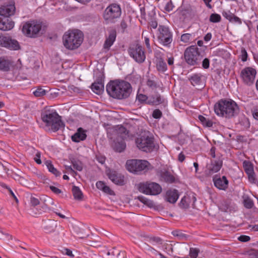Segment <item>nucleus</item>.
<instances>
[{
  "instance_id": "f257e3e1",
  "label": "nucleus",
  "mask_w": 258,
  "mask_h": 258,
  "mask_svg": "<svg viewBox=\"0 0 258 258\" xmlns=\"http://www.w3.org/2000/svg\"><path fill=\"white\" fill-rule=\"evenodd\" d=\"M106 91L112 97L118 99L129 97L132 92L131 84L124 81H112L106 85Z\"/></svg>"
},
{
  "instance_id": "f03ea898",
  "label": "nucleus",
  "mask_w": 258,
  "mask_h": 258,
  "mask_svg": "<svg viewBox=\"0 0 258 258\" xmlns=\"http://www.w3.org/2000/svg\"><path fill=\"white\" fill-rule=\"evenodd\" d=\"M239 108L236 103L232 100L221 99L214 105L215 113L226 118L232 117L238 112Z\"/></svg>"
},
{
  "instance_id": "7ed1b4c3",
  "label": "nucleus",
  "mask_w": 258,
  "mask_h": 258,
  "mask_svg": "<svg viewBox=\"0 0 258 258\" xmlns=\"http://www.w3.org/2000/svg\"><path fill=\"white\" fill-rule=\"evenodd\" d=\"M41 117L43 122L47 126L50 127L53 132H56L64 126L60 116L55 111L45 110L41 112Z\"/></svg>"
},
{
  "instance_id": "20e7f679",
  "label": "nucleus",
  "mask_w": 258,
  "mask_h": 258,
  "mask_svg": "<svg viewBox=\"0 0 258 258\" xmlns=\"http://www.w3.org/2000/svg\"><path fill=\"white\" fill-rule=\"evenodd\" d=\"M84 36L79 30H69L63 35V44L69 50L78 48L83 42Z\"/></svg>"
},
{
  "instance_id": "39448f33",
  "label": "nucleus",
  "mask_w": 258,
  "mask_h": 258,
  "mask_svg": "<svg viewBox=\"0 0 258 258\" xmlns=\"http://www.w3.org/2000/svg\"><path fill=\"white\" fill-rule=\"evenodd\" d=\"M135 143L139 149L147 153L153 151L155 147L154 138L148 131H144L139 135Z\"/></svg>"
},
{
  "instance_id": "423d86ee",
  "label": "nucleus",
  "mask_w": 258,
  "mask_h": 258,
  "mask_svg": "<svg viewBox=\"0 0 258 258\" xmlns=\"http://www.w3.org/2000/svg\"><path fill=\"white\" fill-rule=\"evenodd\" d=\"M45 31L41 22L37 21H29L24 24L23 33L27 37L36 38L41 36Z\"/></svg>"
},
{
  "instance_id": "0eeeda50",
  "label": "nucleus",
  "mask_w": 258,
  "mask_h": 258,
  "mask_svg": "<svg viewBox=\"0 0 258 258\" xmlns=\"http://www.w3.org/2000/svg\"><path fill=\"white\" fill-rule=\"evenodd\" d=\"M150 164L146 160L133 159L126 161V167L130 172L139 174L149 169Z\"/></svg>"
},
{
  "instance_id": "6e6552de",
  "label": "nucleus",
  "mask_w": 258,
  "mask_h": 258,
  "mask_svg": "<svg viewBox=\"0 0 258 258\" xmlns=\"http://www.w3.org/2000/svg\"><path fill=\"white\" fill-rule=\"evenodd\" d=\"M184 56L186 62L191 66L200 64L203 58V55L200 52L199 48L194 46L185 49Z\"/></svg>"
},
{
  "instance_id": "1a4fd4ad",
  "label": "nucleus",
  "mask_w": 258,
  "mask_h": 258,
  "mask_svg": "<svg viewBox=\"0 0 258 258\" xmlns=\"http://www.w3.org/2000/svg\"><path fill=\"white\" fill-rule=\"evenodd\" d=\"M121 14L120 6L116 4L109 5L105 10L103 18L107 23H114Z\"/></svg>"
},
{
  "instance_id": "9d476101",
  "label": "nucleus",
  "mask_w": 258,
  "mask_h": 258,
  "mask_svg": "<svg viewBox=\"0 0 258 258\" xmlns=\"http://www.w3.org/2000/svg\"><path fill=\"white\" fill-rule=\"evenodd\" d=\"M139 190L145 194L150 195H158L162 191L161 186L154 182H144L138 184Z\"/></svg>"
},
{
  "instance_id": "9b49d317",
  "label": "nucleus",
  "mask_w": 258,
  "mask_h": 258,
  "mask_svg": "<svg viewBox=\"0 0 258 258\" xmlns=\"http://www.w3.org/2000/svg\"><path fill=\"white\" fill-rule=\"evenodd\" d=\"M128 53L129 55L138 63H142L145 60V50L143 47L138 43L131 45L128 49Z\"/></svg>"
},
{
  "instance_id": "f8f14e48",
  "label": "nucleus",
  "mask_w": 258,
  "mask_h": 258,
  "mask_svg": "<svg viewBox=\"0 0 258 258\" xmlns=\"http://www.w3.org/2000/svg\"><path fill=\"white\" fill-rule=\"evenodd\" d=\"M158 40L161 44L168 47L172 42V34L168 27L163 25H159Z\"/></svg>"
},
{
  "instance_id": "ddd939ff",
  "label": "nucleus",
  "mask_w": 258,
  "mask_h": 258,
  "mask_svg": "<svg viewBox=\"0 0 258 258\" xmlns=\"http://www.w3.org/2000/svg\"><path fill=\"white\" fill-rule=\"evenodd\" d=\"M256 74V72L255 69L247 67L241 71L240 77L245 85L251 86L254 82Z\"/></svg>"
},
{
  "instance_id": "4468645a",
  "label": "nucleus",
  "mask_w": 258,
  "mask_h": 258,
  "mask_svg": "<svg viewBox=\"0 0 258 258\" xmlns=\"http://www.w3.org/2000/svg\"><path fill=\"white\" fill-rule=\"evenodd\" d=\"M0 46L11 50H17L20 49L18 42L9 37L0 36Z\"/></svg>"
},
{
  "instance_id": "2eb2a0df",
  "label": "nucleus",
  "mask_w": 258,
  "mask_h": 258,
  "mask_svg": "<svg viewBox=\"0 0 258 258\" xmlns=\"http://www.w3.org/2000/svg\"><path fill=\"white\" fill-rule=\"evenodd\" d=\"M223 165L221 159L212 160L210 163L206 166V171L208 174H212L219 171Z\"/></svg>"
},
{
  "instance_id": "dca6fc26",
  "label": "nucleus",
  "mask_w": 258,
  "mask_h": 258,
  "mask_svg": "<svg viewBox=\"0 0 258 258\" xmlns=\"http://www.w3.org/2000/svg\"><path fill=\"white\" fill-rule=\"evenodd\" d=\"M108 178L115 184L122 185L124 184V177L115 171L110 170L107 173Z\"/></svg>"
},
{
  "instance_id": "f3484780",
  "label": "nucleus",
  "mask_w": 258,
  "mask_h": 258,
  "mask_svg": "<svg viewBox=\"0 0 258 258\" xmlns=\"http://www.w3.org/2000/svg\"><path fill=\"white\" fill-rule=\"evenodd\" d=\"M179 198V194L177 190L170 189L168 190L165 195V200L170 203L174 204Z\"/></svg>"
},
{
  "instance_id": "a211bd4d",
  "label": "nucleus",
  "mask_w": 258,
  "mask_h": 258,
  "mask_svg": "<svg viewBox=\"0 0 258 258\" xmlns=\"http://www.w3.org/2000/svg\"><path fill=\"white\" fill-rule=\"evenodd\" d=\"M15 7L14 5L2 6L0 7V16L8 18L14 14Z\"/></svg>"
},
{
  "instance_id": "6ab92c4d",
  "label": "nucleus",
  "mask_w": 258,
  "mask_h": 258,
  "mask_svg": "<svg viewBox=\"0 0 258 258\" xmlns=\"http://www.w3.org/2000/svg\"><path fill=\"white\" fill-rule=\"evenodd\" d=\"M14 26V23L8 18L0 17V29L8 31L12 29Z\"/></svg>"
},
{
  "instance_id": "aec40b11",
  "label": "nucleus",
  "mask_w": 258,
  "mask_h": 258,
  "mask_svg": "<svg viewBox=\"0 0 258 258\" xmlns=\"http://www.w3.org/2000/svg\"><path fill=\"white\" fill-rule=\"evenodd\" d=\"M92 91L98 95L102 94L104 91V83L102 79H99L91 85Z\"/></svg>"
},
{
  "instance_id": "412c9836",
  "label": "nucleus",
  "mask_w": 258,
  "mask_h": 258,
  "mask_svg": "<svg viewBox=\"0 0 258 258\" xmlns=\"http://www.w3.org/2000/svg\"><path fill=\"white\" fill-rule=\"evenodd\" d=\"M215 186L219 189L225 190L228 184V181L225 176L222 178H214L213 179Z\"/></svg>"
},
{
  "instance_id": "4be33fe9",
  "label": "nucleus",
  "mask_w": 258,
  "mask_h": 258,
  "mask_svg": "<svg viewBox=\"0 0 258 258\" xmlns=\"http://www.w3.org/2000/svg\"><path fill=\"white\" fill-rule=\"evenodd\" d=\"M86 137V131L82 127H80L77 130L76 133L72 136V140L73 142L78 143L81 141L85 140Z\"/></svg>"
},
{
  "instance_id": "5701e85b",
  "label": "nucleus",
  "mask_w": 258,
  "mask_h": 258,
  "mask_svg": "<svg viewBox=\"0 0 258 258\" xmlns=\"http://www.w3.org/2000/svg\"><path fill=\"white\" fill-rule=\"evenodd\" d=\"M116 37V33L115 30H111L109 32L108 37L106 39L104 44V48L109 49L110 46L113 44L115 40Z\"/></svg>"
},
{
  "instance_id": "b1692460",
  "label": "nucleus",
  "mask_w": 258,
  "mask_h": 258,
  "mask_svg": "<svg viewBox=\"0 0 258 258\" xmlns=\"http://www.w3.org/2000/svg\"><path fill=\"white\" fill-rule=\"evenodd\" d=\"M164 99L159 94L150 96L148 99V104L150 105H157L164 103Z\"/></svg>"
},
{
  "instance_id": "393cba45",
  "label": "nucleus",
  "mask_w": 258,
  "mask_h": 258,
  "mask_svg": "<svg viewBox=\"0 0 258 258\" xmlns=\"http://www.w3.org/2000/svg\"><path fill=\"white\" fill-rule=\"evenodd\" d=\"M156 68L158 71L164 72L167 70V65L164 59L160 56L156 59Z\"/></svg>"
},
{
  "instance_id": "a878e982",
  "label": "nucleus",
  "mask_w": 258,
  "mask_h": 258,
  "mask_svg": "<svg viewBox=\"0 0 258 258\" xmlns=\"http://www.w3.org/2000/svg\"><path fill=\"white\" fill-rule=\"evenodd\" d=\"M57 226V222L53 220H49L47 221L44 227V229L47 233L53 232Z\"/></svg>"
},
{
  "instance_id": "bb28decb",
  "label": "nucleus",
  "mask_w": 258,
  "mask_h": 258,
  "mask_svg": "<svg viewBox=\"0 0 258 258\" xmlns=\"http://www.w3.org/2000/svg\"><path fill=\"white\" fill-rule=\"evenodd\" d=\"M123 140L124 139H122L120 141L117 140L114 141L113 148L115 151L121 152L125 149L126 148V144Z\"/></svg>"
},
{
  "instance_id": "cd10ccee",
  "label": "nucleus",
  "mask_w": 258,
  "mask_h": 258,
  "mask_svg": "<svg viewBox=\"0 0 258 258\" xmlns=\"http://www.w3.org/2000/svg\"><path fill=\"white\" fill-rule=\"evenodd\" d=\"M137 199L141 202L150 208H155V203L153 201L149 200L143 196H138Z\"/></svg>"
},
{
  "instance_id": "c85d7f7f",
  "label": "nucleus",
  "mask_w": 258,
  "mask_h": 258,
  "mask_svg": "<svg viewBox=\"0 0 258 258\" xmlns=\"http://www.w3.org/2000/svg\"><path fill=\"white\" fill-rule=\"evenodd\" d=\"M45 164L47 166L49 171L53 173L56 176H59L61 175V173L54 167L51 161L46 160L45 162Z\"/></svg>"
},
{
  "instance_id": "c756f323",
  "label": "nucleus",
  "mask_w": 258,
  "mask_h": 258,
  "mask_svg": "<svg viewBox=\"0 0 258 258\" xmlns=\"http://www.w3.org/2000/svg\"><path fill=\"white\" fill-rule=\"evenodd\" d=\"M72 192L75 199L79 201L82 200L83 193L79 187L73 186L72 187Z\"/></svg>"
},
{
  "instance_id": "7c9ffc66",
  "label": "nucleus",
  "mask_w": 258,
  "mask_h": 258,
  "mask_svg": "<svg viewBox=\"0 0 258 258\" xmlns=\"http://www.w3.org/2000/svg\"><path fill=\"white\" fill-rule=\"evenodd\" d=\"M200 74H194L189 79L191 83L193 86H198L201 85L202 83L201 77Z\"/></svg>"
},
{
  "instance_id": "2f4dec72",
  "label": "nucleus",
  "mask_w": 258,
  "mask_h": 258,
  "mask_svg": "<svg viewBox=\"0 0 258 258\" xmlns=\"http://www.w3.org/2000/svg\"><path fill=\"white\" fill-rule=\"evenodd\" d=\"M190 202V198L188 196H184L181 200L179 206L181 208L187 209L189 206Z\"/></svg>"
},
{
  "instance_id": "473e14b6",
  "label": "nucleus",
  "mask_w": 258,
  "mask_h": 258,
  "mask_svg": "<svg viewBox=\"0 0 258 258\" xmlns=\"http://www.w3.org/2000/svg\"><path fill=\"white\" fill-rule=\"evenodd\" d=\"M198 118L204 126L206 127L212 126L213 122L211 120L207 119L204 116L201 115L199 116Z\"/></svg>"
},
{
  "instance_id": "72a5a7b5",
  "label": "nucleus",
  "mask_w": 258,
  "mask_h": 258,
  "mask_svg": "<svg viewBox=\"0 0 258 258\" xmlns=\"http://www.w3.org/2000/svg\"><path fill=\"white\" fill-rule=\"evenodd\" d=\"M162 177L166 182L172 183L174 181V176L168 172H164L162 175Z\"/></svg>"
},
{
  "instance_id": "f704fd0d",
  "label": "nucleus",
  "mask_w": 258,
  "mask_h": 258,
  "mask_svg": "<svg viewBox=\"0 0 258 258\" xmlns=\"http://www.w3.org/2000/svg\"><path fill=\"white\" fill-rule=\"evenodd\" d=\"M0 70L8 71L9 70V64L7 61L0 57Z\"/></svg>"
},
{
  "instance_id": "c9c22d12",
  "label": "nucleus",
  "mask_w": 258,
  "mask_h": 258,
  "mask_svg": "<svg viewBox=\"0 0 258 258\" xmlns=\"http://www.w3.org/2000/svg\"><path fill=\"white\" fill-rule=\"evenodd\" d=\"M72 164L74 168H75L77 170L81 171L83 170V164L80 161H74L72 162Z\"/></svg>"
},
{
  "instance_id": "e433bc0d",
  "label": "nucleus",
  "mask_w": 258,
  "mask_h": 258,
  "mask_svg": "<svg viewBox=\"0 0 258 258\" xmlns=\"http://www.w3.org/2000/svg\"><path fill=\"white\" fill-rule=\"evenodd\" d=\"M180 40L184 43H189L191 40V34L189 33L182 34L181 36Z\"/></svg>"
},
{
  "instance_id": "4c0bfd02",
  "label": "nucleus",
  "mask_w": 258,
  "mask_h": 258,
  "mask_svg": "<svg viewBox=\"0 0 258 258\" xmlns=\"http://www.w3.org/2000/svg\"><path fill=\"white\" fill-rule=\"evenodd\" d=\"M221 16L217 14H212L210 17V21L212 23H218L221 21Z\"/></svg>"
},
{
  "instance_id": "58836bf2",
  "label": "nucleus",
  "mask_w": 258,
  "mask_h": 258,
  "mask_svg": "<svg viewBox=\"0 0 258 258\" xmlns=\"http://www.w3.org/2000/svg\"><path fill=\"white\" fill-rule=\"evenodd\" d=\"M45 90L42 88H38L35 91L33 92L34 95L36 97H40L45 94Z\"/></svg>"
},
{
  "instance_id": "ea45409f",
  "label": "nucleus",
  "mask_w": 258,
  "mask_h": 258,
  "mask_svg": "<svg viewBox=\"0 0 258 258\" xmlns=\"http://www.w3.org/2000/svg\"><path fill=\"white\" fill-rule=\"evenodd\" d=\"M149 23L151 27L156 29L158 26V23L156 18L154 17H151L149 19Z\"/></svg>"
},
{
  "instance_id": "a19ab883",
  "label": "nucleus",
  "mask_w": 258,
  "mask_h": 258,
  "mask_svg": "<svg viewBox=\"0 0 258 258\" xmlns=\"http://www.w3.org/2000/svg\"><path fill=\"white\" fill-rule=\"evenodd\" d=\"M244 206L246 208L251 209L253 206V203L250 199L246 198L244 200Z\"/></svg>"
},
{
  "instance_id": "79ce46f5",
  "label": "nucleus",
  "mask_w": 258,
  "mask_h": 258,
  "mask_svg": "<svg viewBox=\"0 0 258 258\" xmlns=\"http://www.w3.org/2000/svg\"><path fill=\"white\" fill-rule=\"evenodd\" d=\"M149 99V97L145 95L140 94L137 95V99L139 101V102L141 103L144 102L145 101L147 102L148 104V99Z\"/></svg>"
},
{
  "instance_id": "37998d69",
  "label": "nucleus",
  "mask_w": 258,
  "mask_h": 258,
  "mask_svg": "<svg viewBox=\"0 0 258 258\" xmlns=\"http://www.w3.org/2000/svg\"><path fill=\"white\" fill-rule=\"evenodd\" d=\"M199 252V250L197 248H190L189 255L191 258H197Z\"/></svg>"
},
{
  "instance_id": "c03bdc74",
  "label": "nucleus",
  "mask_w": 258,
  "mask_h": 258,
  "mask_svg": "<svg viewBox=\"0 0 258 258\" xmlns=\"http://www.w3.org/2000/svg\"><path fill=\"white\" fill-rule=\"evenodd\" d=\"M119 133L122 134L121 138L122 139H125L126 138V136L128 134V132L126 130V129L125 127L123 126L120 127L119 128Z\"/></svg>"
},
{
  "instance_id": "a18cd8bd",
  "label": "nucleus",
  "mask_w": 258,
  "mask_h": 258,
  "mask_svg": "<svg viewBox=\"0 0 258 258\" xmlns=\"http://www.w3.org/2000/svg\"><path fill=\"white\" fill-rule=\"evenodd\" d=\"M30 202L32 206H36L40 204V200L38 197L32 196L30 198Z\"/></svg>"
},
{
  "instance_id": "49530a36",
  "label": "nucleus",
  "mask_w": 258,
  "mask_h": 258,
  "mask_svg": "<svg viewBox=\"0 0 258 258\" xmlns=\"http://www.w3.org/2000/svg\"><path fill=\"white\" fill-rule=\"evenodd\" d=\"M223 16L227 20H228L230 22L232 21L233 17L234 16V14L230 13L229 11L228 12H223L222 13Z\"/></svg>"
},
{
  "instance_id": "de8ad7c7",
  "label": "nucleus",
  "mask_w": 258,
  "mask_h": 258,
  "mask_svg": "<svg viewBox=\"0 0 258 258\" xmlns=\"http://www.w3.org/2000/svg\"><path fill=\"white\" fill-rule=\"evenodd\" d=\"M172 234L173 235L178 237L180 240H186L187 239V237L185 234L179 231H173L172 232Z\"/></svg>"
},
{
  "instance_id": "09e8293b",
  "label": "nucleus",
  "mask_w": 258,
  "mask_h": 258,
  "mask_svg": "<svg viewBox=\"0 0 258 258\" xmlns=\"http://www.w3.org/2000/svg\"><path fill=\"white\" fill-rule=\"evenodd\" d=\"M162 115V112L158 109L154 110L152 113V116L153 118L158 119L161 117Z\"/></svg>"
},
{
  "instance_id": "8fccbe9b",
  "label": "nucleus",
  "mask_w": 258,
  "mask_h": 258,
  "mask_svg": "<svg viewBox=\"0 0 258 258\" xmlns=\"http://www.w3.org/2000/svg\"><path fill=\"white\" fill-rule=\"evenodd\" d=\"M40 200L41 201H43L45 203H44V208L45 209H47V204L46 203V202L48 203V204H50L51 205H52L53 204V200L48 197H45L44 198V199H40Z\"/></svg>"
},
{
  "instance_id": "3c124183",
  "label": "nucleus",
  "mask_w": 258,
  "mask_h": 258,
  "mask_svg": "<svg viewBox=\"0 0 258 258\" xmlns=\"http://www.w3.org/2000/svg\"><path fill=\"white\" fill-rule=\"evenodd\" d=\"M244 169L247 174L254 173L253 168L250 164H245L244 166Z\"/></svg>"
},
{
  "instance_id": "603ef678",
  "label": "nucleus",
  "mask_w": 258,
  "mask_h": 258,
  "mask_svg": "<svg viewBox=\"0 0 258 258\" xmlns=\"http://www.w3.org/2000/svg\"><path fill=\"white\" fill-rule=\"evenodd\" d=\"M249 258H258V250L252 249L248 252Z\"/></svg>"
},
{
  "instance_id": "864d4df0",
  "label": "nucleus",
  "mask_w": 258,
  "mask_h": 258,
  "mask_svg": "<svg viewBox=\"0 0 258 258\" xmlns=\"http://www.w3.org/2000/svg\"><path fill=\"white\" fill-rule=\"evenodd\" d=\"M241 58L242 61H245L247 58V53L245 48H242L241 51Z\"/></svg>"
},
{
  "instance_id": "5fc2aeb1",
  "label": "nucleus",
  "mask_w": 258,
  "mask_h": 258,
  "mask_svg": "<svg viewBox=\"0 0 258 258\" xmlns=\"http://www.w3.org/2000/svg\"><path fill=\"white\" fill-rule=\"evenodd\" d=\"M102 191L104 193L108 194L109 195H114V191L112 190H111L108 186H107L106 185H105V186L104 187V188H103Z\"/></svg>"
},
{
  "instance_id": "6e6d98bb",
  "label": "nucleus",
  "mask_w": 258,
  "mask_h": 258,
  "mask_svg": "<svg viewBox=\"0 0 258 258\" xmlns=\"http://www.w3.org/2000/svg\"><path fill=\"white\" fill-rule=\"evenodd\" d=\"M96 159L97 161L101 164H103L105 163L106 159L105 156L101 155H97L96 156Z\"/></svg>"
},
{
  "instance_id": "4d7b16f0",
  "label": "nucleus",
  "mask_w": 258,
  "mask_h": 258,
  "mask_svg": "<svg viewBox=\"0 0 258 258\" xmlns=\"http://www.w3.org/2000/svg\"><path fill=\"white\" fill-rule=\"evenodd\" d=\"M151 242L157 243V244H161L162 242V240L158 237H151L150 239Z\"/></svg>"
},
{
  "instance_id": "13d9d810",
  "label": "nucleus",
  "mask_w": 258,
  "mask_h": 258,
  "mask_svg": "<svg viewBox=\"0 0 258 258\" xmlns=\"http://www.w3.org/2000/svg\"><path fill=\"white\" fill-rule=\"evenodd\" d=\"M66 169L68 171L69 174H71L73 176H75L77 175V172L75 171L71 166H66Z\"/></svg>"
},
{
  "instance_id": "bf43d9fd",
  "label": "nucleus",
  "mask_w": 258,
  "mask_h": 258,
  "mask_svg": "<svg viewBox=\"0 0 258 258\" xmlns=\"http://www.w3.org/2000/svg\"><path fill=\"white\" fill-rule=\"evenodd\" d=\"M210 60L208 58H205L202 61V67L205 69H207L209 68Z\"/></svg>"
},
{
  "instance_id": "052dcab7",
  "label": "nucleus",
  "mask_w": 258,
  "mask_h": 258,
  "mask_svg": "<svg viewBox=\"0 0 258 258\" xmlns=\"http://www.w3.org/2000/svg\"><path fill=\"white\" fill-rule=\"evenodd\" d=\"M105 185H106L105 183L104 182H102L101 181H97L96 184V186L97 188L98 189L101 190L102 191L103 189V188H104V187L105 186Z\"/></svg>"
},
{
  "instance_id": "680f3d73",
  "label": "nucleus",
  "mask_w": 258,
  "mask_h": 258,
  "mask_svg": "<svg viewBox=\"0 0 258 258\" xmlns=\"http://www.w3.org/2000/svg\"><path fill=\"white\" fill-rule=\"evenodd\" d=\"M147 85L152 89H154L156 88V83L154 81L151 80H148L147 81Z\"/></svg>"
},
{
  "instance_id": "e2e57ef3",
  "label": "nucleus",
  "mask_w": 258,
  "mask_h": 258,
  "mask_svg": "<svg viewBox=\"0 0 258 258\" xmlns=\"http://www.w3.org/2000/svg\"><path fill=\"white\" fill-rule=\"evenodd\" d=\"M144 40H145V44L146 46V47L147 48V49L148 50V51L149 52H151L152 49H151V46L150 44V40H149V38L145 37Z\"/></svg>"
},
{
  "instance_id": "0e129e2a",
  "label": "nucleus",
  "mask_w": 258,
  "mask_h": 258,
  "mask_svg": "<svg viewBox=\"0 0 258 258\" xmlns=\"http://www.w3.org/2000/svg\"><path fill=\"white\" fill-rule=\"evenodd\" d=\"M145 249L151 252V253H159V252L157 251L155 249H154V248H153L152 247H151V246L148 245V244H146V247H145Z\"/></svg>"
},
{
  "instance_id": "69168bd1",
  "label": "nucleus",
  "mask_w": 258,
  "mask_h": 258,
  "mask_svg": "<svg viewBox=\"0 0 258 258\" xmlns=\"http://www.w3.org/2000/svg\"><path fill=\"white\" fill-rule=\"evenodd\" d=\"M238 239L242 242H247L250 240V237L246 235H241L238 237Z\"/></svg>"
},
{
  "instance_id": "338daca9",
  "label": "nucleus",
  "mask_w": 258,
  "mask_h": 258,
  "mask_svg": "<svg viewBox=\"0 0 258 258\" xmlns=\"http://www.w3.org/2000/svg\"><path fill=\"white\" fill-rule=\"evenodd\" d=\"M49 188L52 191H53L54 193L57 194V195L61 193V192H62L60 189H59L54 186H52V185H50L49 186Z\"/></svg>"
},
{
  "instance_id": "774afa93",
  "label": "nucleus",
  "mask_w": 258,
  "mask_h": 258,
  "mask_svg": "<svg viewBox=\"0 0 258 258\" xmlns=\"http://www.w3.org/2000/svg\"><path fill=\"white\" fill-rule=\"evenodd\" d=\"M251 112L253 118L258 120V108H254Z\"/></svg>"
}]
</instances>
